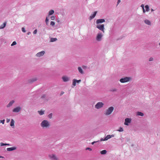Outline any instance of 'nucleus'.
Here are the masks:
<instances>
[{
    "label": "nucleus",
    "mask_w": 160,
    "mask_h": 160,
    "mask_svg": "<svg viewBox=\"0 0 160 160\" xmlns=\"http://www.w3.org/2000/svg\"><path fill=\"white\" fill-rule=\"evenodd\" d=\"M21 109V108L20 107H17L15 108H14L12 111L14 112H19Z\"/></svg>",
    "instance_id": "obj_11"
},
{
    "label": "nucleus",
    "mask_w": 160,
    "mask_h": 160,
    "mask_svg": "<svg viewBox=\"0 0 160 160\" xmlns=\"http://www.w3.org/2000/svg\"><path fill=\"white\" fill-rule=\"evenodd\" d=\"M57 22H59V20H57Z\"/></svg>",
    "instance_id": "obj_51"
},
{
    "label": "nucleus",
    "mask_w": 160,
    "mask_h": 160,
    "mask_svg": "<svg viewBox=\"0 0 160 160\" xmlns=\"http://www.w3.org/2000/svg\"><path fill=\"white\" fill-rule=\"evenodd\" d=\"M153 58H150L149 59V61H153Z\"/></svg>",
    "instance_id": "obj_39"
},
{
    "label": "nucleus",
    "mask_w": 160,
    "mask_h": 160,
    "mask_svg": "<svg viewBox=\"0 0 160 160\" xmlns=\"http://www.w3.org/2000/svg\"><path fill=\"white\" fill-rule=\"evenodd\" d=\"M86 68V66H82V68Z\"/></svg>",
    "instance_id": "obj_45"
},
{
    "label": "nucleus",
    "mask_w": 160,
    "mask_h": 160,
    "mask_svg": "<svg viewBox=\"0 0 160 160\" xmlns=\"http://www.w3.org/2000/svg\"><path fill=\"white\" fill-rule=\"evenodd\" d=\"M114 109V108L112 107H109L108 109L107 110L106 112H105L104 114L106 115H108L110 114L112 112Z\"/></svg>",
    "instance_id": "obj_2"
},
{
    "label": "nucleus",
    "mask_w": 160,
    "mask_h": 160,
    "mask_svg": "<svg viewBox=\"0 0 160 160\" xmlns=\"http://www.w3.org/2000/svg\"><path fill=\"white\" fill-rule=\"evenodd\" d=\"M104 24L98 25H97V28L104 32Z\"/></svg>",
    "instance_id": "obj_5"
},
{
    "label": "nucleus",
    "mask_w": 160,
    "mask_h": 160,
    "mask_svg": "<svg viewBox=\"0 0 160 160\" xmlns=\"http://www.w3.org/2000/svg\"><path fill=\"white\" fill-rule=\"evenodd\" d=\"M62 78L63 81L65 82H68L69 81V80L68 77L66 76L63 77Z\"/></svg>",
    "instance_id": "obj_13"
},
{
    "label": "nucleus",
    "mask_w": 160,
    "mask_h": 160,
    "mask_svg": "<svg viewBox=\"0 0 160 160\" xmlns=\"http://www.w3.org/2000/svg\"><path fill=\"white\" fill-rule=\"evenodd\" d=\"M10 121V119H7V122H8Z\"/></svg>",
    "instance_id": "obj_42"
},
{
    "label": "nucleus",
    "mask_w": 160,
    "mask_h": 160,
    "mask_svg": "<svg viewBox=\"0 0 160 160\" xmlns=\"http://www.w3.org/2000/svg\"><path fill=\"white\" fill-rule=\"evenodd\" d=\"M38 112L40 115H42L44 114V111L42 110L38 111Z\"/></svg>",
    "instance_id": "obj_24"
},
{
    "label": "nucleus",
    "mask_w": 160,
    "mask_h": 160,
    "mask_svg": "<svg viewBox=\"0 0 160 160\" xmlns=\"http://www.w3.org/2000/svg\"><path fill=\"white\" fill-rule=\"evenodd\" d=\"M78 70L79 71V72L81 74H83V72L82 70V69L80 67H79L78 68Z\"/></svg>",
    "instance_id": "obj_22"
},
{
    "label": "nucleus",
    "mask_w": 160,
    "mask_h": 160,
    "mask_svg": "<svg viewBox=\"0 0 160 160\" xmlns=\"http://www.w3.org/2000/svg\"><path fill=\"white\" fill-rule=\"evenodd\" d=\"M114 136V135L112 134V135H108L103 140L104 141L107 140L108 139L112 137H113Z\"/></svg>",
    "instance_id": "obj_9"
},
{
    "label": "nucleus",
    "mask_w": 160,
    "mask_h": 160,
    "mask_svg": "<svg viewBox=\"0 0 160 160\" xmlns=\"http://www.w3.org/2000/svg\"><path fill=\"white\" fill-rule=\"evenodd\" d=\"M137 115L142 116H143V114L141 112H137Z\"/></svg>",
    "instance_id": "obj_27"
},
{
    "label": "nucleus",
    "mask_w": 160,
    "mask_h": 160,
    "mask_svg": "<svg viewBox=\"0 0 160 160\" xmlns=\"http://www.w3.org/2000/svg\"><path fill=\"white\" fill-rule=\"evenodd\" d=\"M14 121L13 119H12L11 120V122H10V126L11 127H12V128H14Z\"/></svg>",
    "instance_id": "obj_18"
},
{
    "label": "nucleus",
    "mask_w": 160,
    "mask_h": 160,
    "mask_svg": "<svg viewBox=\"0 0 160 160\" xmlns=\"http://www.w3.org/2000/svg\"><path fill=\"white\" fill-rule=\"evenodd\" d=\"M51 160H58V158L54 154H52L51 155Z\"/></svg>",
    "instance_id": "obj_8"
},
{
    "label": "nucleus",
    "mask_w": 160,
    "mask_h": 160,
    "mask_svg": "<svg viewBox=\"0 0 160 160\" xmlns=\"http://www.w3.org/2000/svg\"><path fill=\"white\" fill-rule=\"evenodd\" d=\"M16 44H17V43H16V42L14 41V42H13L11 44V45L12 46H14V45H16Z\"/></svg>",
    "instance_id": "obj_31"
},
{
    "label": "nucleus",
    "mask_w": 160,
    "mask_h": 160,
    "mask_svg": "<svg viewBox=\"0 0 160 160\" xmlns=\"http://www.w3.org/2000/svg\"><path fill=\"white\" fill-rule=\"evenodd\" d=\"M37 80L38 79L36 78H33L29 80L28 82L29 83H32L37 81Z\"/></svg>",
    "instance_id": "obj_10"
},
{
    "label": "nucleus",
    "mask_w": 160,
    "mask_h": 160,
    "mask_svg": "<svg viewBox=\"0 0 160 160\" xmlns=\"http://www.w3.org/2000/svg\"><path fill=\"white\" fill-rule=\"evenodd\" d=\"M145 8H146V11L148 12L149 11V7L148 5L145 6Z\"/></svg>",
    "instance_id": "obj_29"
},
{
    "label": "nucleus",
    "mask_w": 160,
    "mask_h": 160,
    "mask_svg": "<svg viewBox=\"0 0 160 160\" xmlns=\"http://www.w3.org/2000/svg\"><path fill=\"white\" fill-rule=\"evenodd\" d=\"M86 150H89L90 151H91L92 150V149L89 148H86Z\"/></svg>",
    "instance_id": "obj_38"
},
{
    "label": "nucleus",
    "mask_w": 160,
    "mask_h": 160,
    "mask_svg": "<svg viewBox=\"0 0 160 160\" xmlns=\"http://www.w3.org/2000/svg\"><path fill=\"white\" fill-rule=\"evenodd\" d=\"M22 32H26L25 28L24 27H22Z\"/></svg>",
    "instance_id": "obj_33"
},
{
    "label": "nucleus",
    "mask_w": 160,
    "mask_h": 160,
    "mask_svg": "<svg viewBox=\"0 0 160 160\" xmlns=\"http://www.w3.org/2000/svg\"><path fill=\"white\" fill-rule=\"evenodd\" d=\"M131 79V78L129 77H126L120 79V81L122 83H124L129 81Z\"/></svg>",
    "instance_id": "obj_3"
},
{
    "label": "nucleus",
    "mask_w": 160,
    "mask_h": 160,
    "mask_svg": "<svg viewBox=\"0 0 160 160\" xmlns=\"http://www.w3.org/2000/svg\"><path fill=\"white\" fill-rule=\"evenodd\" d=\"M4 122H5V120L4 119H3V120H1V121H0L1 123H2V124H4Z\"/></svg>",
    "instance_id": "obj_36"
},
{
    "label": "nucleus",
    "mask_w": 160,
    "mask_h": 160,
    "mask_svg": "<svg viewBox=\"0 0 160 160\" xmlns=\"http://www.w3.org/2000/svg\"><path fill=\"white\" fill-rule=\"evenodd\" d=\"M103 103L101 102H99L97 103L95 105V108L97 109H99L103 107Z\"/></svg>",
    "instance_id": "obj_4"
},
{
    "label": "nucleus",
    "mask_w": 160,
    "mask_h": 160,
    "mask_svg": "<svg viewBox=\"0 0 160 160\" xmlns=\"http://www.w3.org/2000/svg\"><path fill=\"white\" fill-rule=\"evenodd\" d=\"M131 119L129 118H126L125 120V122L124 124L126 125H128V123L131 122Z\"/></svg>",
    "instance_id": "obj_7"
},
{
    "label": "nucleus",
    "mask_w": 160,
    "mask_h": 160,
    "mask_svg": "<svg viewBox=\"0 0 160 160\" xmlns=\"http://www.w3.org/2000/svg\"><path fill=\"white\" fill-rule=\"evenodd\" d=\"M64 93V92H62L61 94V95H62Z\"/></svg>",
    "instance_id": "obj_48"
},
{
    "label": "nucleus",
    "mask_w": 160,
    "mask_h": 160,
    "mask_svg": "<svg viewBox=\"0 0 160 160\" xmlns=\"http://www.w3.org/2000/svg\"><path fill=\"white\" fill-rule=\"evenodd\" d=\"M76 79H74L73 80L72 85H73V86H75L76 85Z\"/></svg>",
    "instance_id": "obj_25"
},
{
    "label": "nucleus",
    "mask_w": 160,
    "mask_h": 160,
    "mask_svg": "<svg viewBox=\"0 0 160 160\" xmlns=\"http://www.w3.org/2000/svg\"><path fill=\"white\" fill-rule=\"evenodd\" d=\"M57 40L56 38H51V42H54Z\"/></svg>",
    "instance_id": "obj_28"
},
{
    "label": "nucleus",
    "mask_w": 160,
    "mask_h": 160,
    "mask_svg": "<svg viewBox=\"0 0 160 160\" xmlns=\"http://www.w3.org/2000/svg\"><path fill=\"white\" fill-rule=\"evenodd\" d=\"M6 22H4L3 24L0 26V29L4 28L6 26Z\"/></svg>",
    "instance_id": "obj_20"
},
{
    "label": "nucleus",
    "mask_w": 160,
    "mask_h": 160,
    "mask_svg": "<svg viewBox=\"0 0 160 160\" xmlns=\"http://www.w3.org/2000/svg\"><path fill=\"white\" fill-rule=\"evenodd\" d=\"M1 146H11V145L9 143H4L2 142H1L0 143Z\"/></svg>",
    "instance_id": "obj_21"
},
{
    "label": "nucleus",
    "mask_w": 160,
    "mask_h": 160,
    "mask_svg": "<svg viewBox=\"0 0 160 160\" xmlns=\"http://www.w3.org/2000/svg\"><path fill=\"white\" fill-rule=\"evenodd\" d=\"M16 149V147H12L7 148V150L8 151H10L15 150Z\"/></svg>",
    "instance_id": "obj_15"
},
{
    "label": "nucleus",
    "mask_w": 160,
    "mask_h": 160,
    "mask_svg": "<svg viewBox=\"0 0 160 160\" xmlns=\"http://www.w3.org/2000/svg\"><path fill=\"white\" fill-rule=\"evenodd\" d=\"M37 33V30L36 29L33 32V33L34 34H36Z\"/></svg>",
    "instance_id": "obj_40"
},
{
    "label": "nucleus",
    "mask_w": 160,
    "mask_h": 160,
    "mask_svg": "<svg viewBox=\"0 0 160 160\" xmlns=\"http://www.w3.org/2000/svg\"><path fill=\"white\" fill-rule=\"evenodd\" d=\"M121 2V0H118V4Z\"/></svg>",
    "instance_id": "obj_43"
},
{
    "label": "nucleus",
    "mask_w": 160,
    "mask_h": 160,
    "mask_svg": "<svg viewBox=\"0 0 160 160\" xmlns=\"http://www.w3.org/2000/svg\"><path fill=\"white\" fill-rule=\"evenodd\" d=\"M81 81V80H76V82L79 83Z\"/></svg>",
    "instance_id": "obj_41"
},
{
    "label": "nucleus",
    "mask_w": 160,
    "mask_h": 160,
    "mask_svg": "<svg viewBox=\"0 0 160 160\" xmlns=\"http://www.w3.org/2000/svg\"><path fill=\"white\" fill-rule=\"evenodd\" d=\"M40 125L43 128H47L49 127L50 123L48 121L46 120H44L42 121Z\"/></svg>",
    "instance_id": "obj_1"
},
{
    "label": "nucleus",
    "mask_w": 160,
    "mask_h": 160,
    "mask_svg": "<svg viewBox=\"0 0 160 160\" xmlns=\"http://www.w3.org/2000/svg\"><path fill=\"white\" fill-rule=\"evenodd\" d=\"M0 158H4V157L2 156H0Z\"/></svg>",
    "instance_id": "obj_50"
},
{
    "label": "nucleus",
    "mask_w": 160,
    "mask_h": 160,
    "mask_svg": "<svg viewBox=\"0 0 160 160\" xmlns=\"http://www.w3.org/2000/svg\"><path fill=\"white\" fill-rule=\"evenodd\" d=\"M48 117L49 118L50 117V114H49L48 115Z\"/></svg>",
    "instance_id": "obj_49"
},
{
    "label": "nucleus",
    "mask_w": 160,
    "mask_h": 160,
    "mask_svg": "<svg viewBox=\"0 0 160 160\" xmlns=\"http://www.w3.org/2000/svg\"><path fill=\"white\" fill-rule=\"evenodd\" d=\"M107 152L106 150H103L102 151L100 152V153H101V154H105L107 153Z\"/></svg>",
    "instance_id": "obj_26"
},
{
    "label": "nucleus",
    "mask_w": 160,
    "mask_h": 160,
    "mask_svg": "<svg viewBox=\"0 0 160 160\" xmlns=\"http://www.w3.org/2000/svg\"><path fill=\"white\" fill-rule=\"evenodd\" d=\"M119 132H122L123 131V129L122 127H120L119 129L118 130Z\"/></svg>",
    "instance_id": "obj_32"
},
{
    "label": "nucleus",
    "mask_w": 160,
    "mask_h": 160,
    "mask_svg": "<svg viewBox=\"0 0 160 160\" xmlns=\"http://www.w3.org/2000/svg\"><path fill=\"white\" fill-rule=\"evenodd\" d=\"M30 33H31L30 32H28V33L27 35H29V34H30Z\"/></svg>",
    "instance_id": "obj_47"
},
{
    "label": "nucleus",
    "mask_w": 160,
    "mask_h": 160,
    "mask_svg": "<svg viewBox=\"0 0 160 160\" xmlns=\"http://www.w3.org/2000/svg\"><path fill=\"white\" fill-rule=\"evenodd\" d=\"M105 21V20L104 19H99L97 20L96 21V23L97 24L99 23H102L103 22H104Z\"/></svg>",
    "instance_id": "obj_14"
},
{
    "label": "nucleus",
    "mask_w": 160,
    "mask_h": 160,
    "mask_svg": "<svg viewBox=\"0 0 160 160\" xmlns=\"http://www.w3.org/2000/svg\"><path fill=\"white\" fill-rule=\"evenodd\" d=\"M14 100H12L7 105V108L10 107L14 103Z\"/></svg>",
    "instance_id": "obj_17"
},
{
    "label": "nucleus",
    "mask_w": 160,
    "mask_h": 160,
    "mask_svg": "<svg viewBox=\"0 0 160 160\" xmlns=\"http://www.w3.org/2000/svg\"><path fill=\"white\" fill-rule=\"evenodd\" d=\"M145 23L148 25H150L151 22H150L148 20H145L144 21Z\"/></svg>",
    "instance_id": "obj_23"
},
{
    "label": "nucleus",
    "mask_w": 160,
    "mask_h": 160,
    "mask_svg": "<svg viewBox=\"0 0 160 160\" xmlns=\"http://www.w3.org/2000/svg\"><path fill=\"white\" fill-rule=\"evenodd\" d=\"M48 17H47L46 18V20H45V22L46 23V24L47 25H48V23L49 21L48 18L49 17V16L50 15V11H49L48 12Z\"/></svg>",
    "instance_id": "obj_16"
},
{
    "label": "nucleus",
    "mask_w": 160,
    "mask_h": 160,
    "mask_svg": "<svg viewBox=\"0 0 160 160\" xmlns=\"http://www.w3.org/2000/svg\"><path fill=\"white\" fill-rule=\"evenodd\" d=\"M55 19V17L54 16H52L51 17V19L52 20H54Z\"/></svg>",
    "instance_id": "obj_35"
},
{
    "label": "nucleus",
    "mask_w": 160,
    "mask_h": 160,
    "mask_svg": "<svg viewBox=\"0 0 160 160\" xmlns=\"http://www.w3.org/2000/svg\"><path fill=\"white\" fill-rule=\"evenodd\" d=\"M95 142H92V145H93V144H94Z\"/></svg>",
    "instance_id": "obj_46"
},
{
    "label": "nucleus",
    "mask_w": 160,
    "mask_h": 160,
    "mask_svg": "<svg viewBox=\"0 0 160 160\" xmlns=\"http://www.w3.org/2000/svg\"><path fill=\"white\" fill-rule=\"evenodd\" d=\"M45 53V51H42L40 52H38L37 53L36 56L37 57H40L43 56Z\"/></svg>",
    "instance_id": "obj_6"
},
{
    "label": "nucleus",
    "mask_w": 160,
    "mask_h": 160,
    "mask_svg": "<svg viewBox=\"0 0 160 160\" xmlns=\"http://www.w3.org/2000/svg\"><path fill=\"white\" fill-rule=\"evenodd\" d=\"M45 95H43V96L42 97V98H45Z\"/></svg>",
    "instance_id": "obj_44"
},
{
    "label": "nucleus",
    "mask_w": 160,
    "mask_h": 160,
    "mask_svg": "<svg viewBox=\"0 0 160 160\" xmlns=\"http://www.w3.org/2000/svg\"><path fill=\"white\" fill-rule=\"evenodd\" d=\"M52 114V113H51V114H50L51 116V114Z\"/></svg>",
    "instance_id": "obj_53"
},
{
    "label": "nucleus",
    "mask_w": 160,
    "mask_h": 160,
    "mask_svg": "<svg viewBox=\"0 0 160 160\" xmlns=\"http://www.w3.org/2000/svg\"><path fill=\"white\" fill-rule=\"evenodd\" d=\"M55 25V22H54L51 21V25L53 26Z\"/></svg>",
    "instance_id": "obj_34"
},
{
    "label": "nucleus",
    "mask_w": 160,
    "mask_h": 160,
    "mask_svg": "<svg viewBox=\"0 0 160 160\" xmlns=\"http://www.w3.org/2000/svg\"><path fill=\"white\" fill-rule=\"evenodd\" d=\"M141 7H142V8L143 9V12H145V10L144 9V5L143 4H142L141 5Z\"/></svg>",
    "instance_id": "obj_30"
},
{
    "label": "nucleus",
    "mask_w": 160,
    "mask_h": 160,
    "mask_svg": "<svg viewBox=\"0 0 160 160\" xmlns=\"http://www.w3.org/2000/svg\"><path fill=\"white\" fill-rule=\"evenodd\" d=\"M97 12L96 11H95L94 12L93 14L91 15L90 17V19H92L94 18V17H95L97 14Z\"/></svg>",
    "instance_id": "obj_19"
},
{
    "label": "nucleus",
    "mask_w": 160,
    "mask_h": 160,
    "mask_svg": "<svg viewBox=\"0 0 160 160\" xmlns=\"http://www.w3.org/2000/svg\"><path fill=\"white\" fill-rule=\"evenodd\" d=\"M54 12V11L53 10H51V15Z\"/></svg>",
    "instance_id": "obj_37"
},
{
    "label": "nucleus",
    "mask_w": 160,
    "mask_h": 160,
    "mask_svg": "<svg viewBox=\"0 0 160 160\" xmlns=\"http://www.w3.org/2000/svg\"><path fill=\"white\" fill-rule=\"evenodd\" d=\"M151 11H154V10L153 9H152Z\"/></svg>",
    "instance_id": "obj_52"
},
{
    "label": "nucleus",
    "mask_w": 160,
    "mask_h": 160,
    "mask_svg": "<svg viewBox=\"0 0 160 160\" xmlns=\"http://www.w3.org/2000/svg\"><path fill=\"white\" fill-rule=\"evenodd\" d=\"M102 37V35L101 33H98L97 36V40L98 41H100Z\"/></svg>",
    "instance_id": "obj_12"
}]
</instances>
